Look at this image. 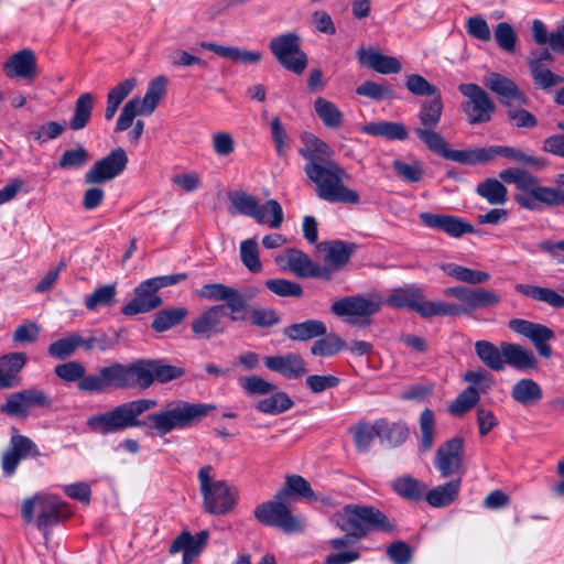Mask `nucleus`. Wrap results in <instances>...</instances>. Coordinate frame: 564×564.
<instances>
[{
  "label": "nucleus",
  "mask_w": 564,
  "mask_h": 564,
  "mask_svg": "<svg viewBox=\"0 0 564 564\" xmlns=\"http://www.w3.org/2000/svg\"><path fill=\"white\" fill-rule=\"evenodd\" d=\"M156 405L158 402L153 399L131 400L90 416L87 420V426L100 435L116 434L133 427H148L158 435L164 436L173 431L195 426L215 410L213 404L174 400L160 411L149 414L144 421L140 420L143 413Z\"/></svg>",
  "instance_id": "f257e3e1"
},
{
  "label": "nucleus",
  "mask_w": 564,
  "mask_h": 564,
  "mask_svg": "<svg viewBox=\"0 0 564 564\" xmlns=\"http://www.w3.org/2000/svg\"><path fill=\"white\" fill-rule=\"evenodd\" d=\"M301 140L303 147L299 153L306 161L303 170L314 184L316 195L328 203L358 204L360 202L358 192L345 184L350 175L344 166L332 159L334 150L311 132L302 133Z\"/></svg>",
  "instance_id": "f03ea898"
},
{
  "label": "nucleus",
  "mask_w": 564,
  "mask_h": 564,
  "mask_svg": "<svg viewBox=\"0 0 564 564\" xmlns=\"http://www.w3.org/2000/svg\"><path fill=\"white\" fill-rule=\"evenodd\" d=\"M185 375V369L161 359H139L129 365L112 362L102 372L106 381L116 383V389L145 390L156 380L166 383Z\"/></svg>",
  "instance_id": "7ed1b4c3"
},
{
  "label": "nucleus",
  "mask_w": 564,
  "mask_h": 564,
  "mask_svg": "<svg viewBox=\"0 0 564 564\" xmlns=\"http://www.w3.org/2000/svg\"><path fill=\"white\" fill-rule=\"evenodd\" d=\"M443 294L448 297H455L459 304H453L444 301L422 300L417 314L423 318L435 316H455L468 315L477 310H486L500 304L501 296L495 290L473 289L463 285H455L444 289Z\"/></svg>",
  "instance_id": "20e7f679"
},
{
  "label": "nucleus",
  "mask_w": 564,
  "mask_h": 564,
  "mask_svg": "<svg viewBox=\"0 0 564 564\" xmlns=\"http://www.w3.org/2000/svg\"><path fill=\"white\" fill-rule=\"evenodd\" d=\"M335 523L346 532L343 538L332 539L328 544L332 549L339 550L348 546L351 538H361L371 529L391 531L393 525L387 517L373 507L347 506L343 512L335 517Z\"/></svg>",
  "instance_id": "39448f33"
},
{
  "label": "nucleus",
  "mask_w": 564,
  "mask_h": 564,
  "mask_svg": "<svg viewBox=\"0 0 564 564\" xmlns=\"http://www.w3.org/2000/svg\"><path fill=\"white\" fill-rule=\"evenodd\" d=\"M501 178L508 184H514L518 193L514 202L530 212H541L543 206L556 207L564 204V195L550 188L540 187L536 176L519 167H510L501 171Z\"/></svg>",
  "instance_id": "423d86ee"
},
{
  "label": "nucleus",
  "mask_w": 564,
  "mask_h": 564,
  "mask_svg": "<svg viewBox=\"0 0 564 564\" xmlns=\"http://www.w3.org/2000/svg\"><path fill=\"white\" fill-rule=\"evenodd\" d=\"M69 516L70 510L67 503L54 495L35 494L21 503V517L24 522L34 524L43 533Z\"/></svg>",
  "instance_id": "0eeeda50"
},
{
  "label": "nucleus",
  "mask_w": 564,
  "mask_h": 564,
  "mask_svg": "<svg viewBox=\"0 0 564 564\" xmlns=\"http://www.w3.org/2000/svg\"><path fill=\"white\" fill-rule=\"evenodd\" d=\"M260 290L257 286L232 288L224 283H206L196 291L198 297L209 302H224L225 311L231 322H245L248 302L252 301Z\"/></svg>",
  "instance_id": "6e6552de"
},
{
  "label": "nucleus",
  "mask_w": 564,
  "mask_h": 564,
  "mask_svg": "<svg viewBox=\"0 0 564 564\" xmlns=\"http://www.w3.org/2000/svg\"><path fill=\"white\" fill-rule=\"evenodd\" d=\"M203 508L207 513L224 516L237 505V490L225 480H215V470L210 465L200 467L197 474Z\"/></svg>",
  "instance_id": "1a4fd4ad"
},
{
  "label": "nucleus",
  "mask_w": 564,
  "mask_h": 564,
  "mask_svg": "<svg viewBox=\"0 0 564 564\" xmlns=\"http://www.w3.org/2000/svg\"><path fill=\"white\" fill-rule=\"evenodd\" d=\"M228 199L234 209L232 213L251 217L260 225H268L270 228L276 229L283 223V209L275 199L260 204L256 196L245 191L229 193Z\"/></svg>",
  "instance_id": "9d476101"
},
{
  "label": "nucleus",
  "mask_w": 564,
  "mask_h": 564,
  "mask_svg": "<svg viewBox=\"0 0 564 564\" xmlns=\"http://www.w3.org/2000/svg\"><path fill=\"white\" fill-rule=\"evenodd\" d=\"M166 86L167 78L163 75L151 79L143 98L133 97L123 106L115 130L124 131L131 127L137 116L153 113L166 91Z\"/></svg>",
  "instance_id": "9b49d317"
},
{
  "label": "nucleus",
  "mask_w": 564,
  "mask_h": 564,
  "mask_svg": "<svg viewBox=\"0 0 564 564\" xmlns=\"http://www.w3.org/2000/svg\"><path fill=\"white\" fill-rule=\"evenodd\" d=\"M381 303L362 295H351L335 301L330 312L351 326L365 327L371 323V317L379 312Z\"/></svg>",
  "instance_id": "f8f14e48"
},
{
  "label": "nucleus",
  "mask_w": 564,
  "mask_h": 564,
  "mask_svg": "<svg viewBox=\"0 0 564 564\" xmlns=\"http://www.w3.org/2000/svg\"><path fill=\"white\" fill-rule=\"evenodd\" d=\"M283 501L274 497V500L260 503L253 511L256 519L264 525L279 528L285 533L303 532L304 519L292 514Z\"/></svg>",
  "instance_id": "ddd939ff"
},
{
  "label": "nucleus",
  "mask_w": 564,
  "mask_h": 564,
  "mask_svg": "<svg viewBox=\"0 0 564 564\" xmlns=\"http://www.w3.org/2000/svg\"><path fill=\"white\" fill-rule=\"evenodd\" d=\"M111 367V364L106 367H101L98 372L86 376V368L78 361H68L61 364L55 367V375L66 381L75 382L78 381V390L86 393H104L111 388L116 389V383L106 381L102 377V372Z\"/></svg>",
  "instance_id": "4468645a"
},
{
  "label": "nucleus",
  "mask_w": 564,
  "mask_h": 564,
  "mask_svg": "<svg viewBox=\"0 0 564 564\" xmlns=\"http://www.w3.org/2000/svg\"><path fill=\"white\" fill-rule=\"evenodd\" d=\"M53 401L39 388L23 389L7 395L0 411L10 417L26 419L33 408L50 409Z\"/></svg>",
  "instance_id": "2eb2a0df"
},
{
  "label": "nucleus",
  "mask_w": 564,
  "mask_h": 564,
  "mask_svg": "<svg viewBox=\"0 0 564 564\" xmlns=\"http://www.w3.org/2000/svg\"><path fill=\"white\" fill-rule=\"evenodd\" d=\"M270 50L288 70L302 74L307 66V56L300 47V36L296 33L273 37L270 42Z\"/></svg>",
  "instance_id": "dca6fc26"
},
{
  "label": "nucleus",
  "mask_w": 564,
  "mask_h": 564,
  "mask_svg": "<svg viewBox=\"0 0 564 564\" xmlns=\"http://www.w3.org/2000/svg\"><path fill=\"white\" fill-rule=\"evenodd\" d=\"M458 90L467 100L463 104V110L470 124L488 122L496 106L484 88L477 84H460Z\"/></svg>",
  "instance_id": "f3484780"
},
{
  "label": "nucleus",
  "mask_w": 564,
  "mask_h": 564,
  "mask_svg": "<svg viewBox=\"0 0 564 564\" xmlns=\"http://www.w3.org/2000/svg\"><path fill=\"white\" fill-rule=\"evenodd\" d=\"M464 438L455 436L438 446L434 465L443 478L464 473Z\"/></svg>",
  "instance_id": "a211bd4d"
},
{
  "label": "nucleus",
  "mask_w": 564,
  "mask_h": 564,
  "mask_svg": "<svg viewBox=\"0 0 564 564\" xmlns=\"http://www.w3.org/2000/svg\"><path fill=\"white\" fill-rule=\"evenodd\" d=\"M508 327L512 332L528 338L541 357L550 358L552 356V348L549 341L555 338V334L546 325L522 318H513L509 321Z\"/></svg>",
  "instance_id": "6ab92c4d"
},
{
  "label": "nucleus",
  "mask_w": 564,
  "mask_h": 564,
  "mask_svg": "<svg viewBox=\"0 0 564 564\" xmlns=\"http://www.w3.org/2000/svg\"><path fill=\"white\" fill-rule=\"evenodd\" d=\"M128 164V156L122 148L112 150L108 155L98 160L85 174V183H106L121 174Z\"/></svg>",
  "instance_id": "aec40b11"
},
{
  "label": "nucleus",
  "mask_w": 564,
  "mask_h": 564,
  "mask_svg": "<svg viewBox=\"0 0 564 564\" xmlns=\"http://www.w3.org/2000/svg\"><path fill=\"white\" fill-rule=\"evenodd\" d=\"M225 306L215 304L206 307L200 314L193 318L191 329L197 339H210L223 335L226 330L224 316Z\"/></svg>",
  "instance_id": "412c9836"
},
{
  "label": "nucleus",
  "mask_w": 564,
  "mask_h": 564,
  "mask_svg": "<svg viewBox=\"0 0 564 564\" xmlns=\"http://www.w3.org/2000/svg\"><path fill=\"white\" fill-rule=\"evenodd\" d=\"M39 454V448L32 440L23 435H13L9 448L2 455L3 473L8 476L13 475L22 458L36 457Z\"/></svg>",
  "instance_id": "4be33fe9"
},
{
  "label": "nucleus",
  "mask_w": 564,
  "mask_h": 564,
  "mask_svg": "<svg viewBox=\"0 0 564 564\" xmlns=\"http://www.w3.org/2000/svg\"><path fill=\"white\" fill-rule=\"evenodd\" d=\"M3 68L8 77L28 82H32L39 75L36 55L31 48H23L12 54Z\"/></svg>",
  "instance_id": "5701e85b"
},
{
  "label": "nucleus",
  "mask_w": 564,
  "mask_h": 564,
  "mask_svg": "<svg viewBox=\"0 0 564 564\" xmlns=\"http://www.w3.org/2000/svg\"><path fill=\"white\" fill-rule=\"evenodd\" d=\"M420 219L426 227L442 230L455 238L471 234L475 230L471 224L453 215L425 212L420 214Z\"/></svg>",
  "instance_id": "b1692460"
},
{
  "label": "nucleus",
  "mask_w": 564,
  "mask_h": 564,
  "mask_svg": "<svg viewBox=\"0 0 564 564\" xmlns=\"http://www.w3.org/2000/svg\"><path fill=\"white\" fill-rule=\"evenodd\" d=\"M485 85L498 96L506 108L514 102L527 101V97L517 84L499 73H490L485 79Z\"/></svg>",
  "instance_id": "393cba45"
},
{
  "label": "nucleus",
  "mask_w": 564,
  "mask_h": 564,
  "mask_svg": "<svg viewBox=\"0 0 564 564\" xmlns=\"http://www.w3.org/2000/svg\"><path fill=\"white\" fill-rule=\"evenodd\" d=\"M155 288L149 280L143 281L134 289V297L122 307V313L127 316L147 313L162 304V300L156 295Z\"/></svg>",
  "instance_id": "a878e982"
},
{
  "label": "nucleus",
  "mask_w": 564,
  "mask_h": 564,
  "mask_svg": "<svg viewBox=\"0 0 564 564\" xmlns=\"http://www.w3.org/2000/svg\"><path fill=\"white\" fill-rule=\"evenodd\" d=\"M264 365L269 370L289 379H297L306 373L304 360L300 355L293 352L268 356L264 358Z\"/></svg>",
  "instance_id": "bb28decb"
},
{
  "label": "nucleus",
  "mask_w": 564,
  "mask_h": 564,
  "mask_svg": "<svg viewBox=\"0 0 564 564\" xmlns=\"http://www.w3.org/2000/svg\"><path fill=\"white\" fill-rule=\"evenodd\" d=\"M357 58L360 64L380 74H398L402 69V64L397 57L383 55L373 48H360Z\"/></svg>",
  "instance_id": "cd10ccee"
},
{
  "label": "nucleus",
  "mask_w": 564,
  "mask_h": 564,
  "mask_svg": "<svg viewBox=\"0 0 564 564\" xmlns=\"http://www.w3.org/2000/svg\"><path fill=\"white\" fill-rule=\"evenodd\" d=\"M26 360L24 352H10L0 357V390L13 388L20 383L19 372Z\"/></svg>",
  "instance_id": "c85d7f7f"
},
{
  "label": "nucleus",
  "mask_w": 564,
  "mask_h": 564,
  "mask_svg": "<svg viewBox=\"0 0 564 564\" xmlns=\"http://www.w3.org/2000/svg\"><path fill=\"white\" fill-rule=\"evenodd\" d=\"M200 46L221 57L228 58L232 62L242 63L245 65L258 64L262 59V54L259 51H249L236 46H225L210 42H202Z\"/></svg>",
  "instance_id": "c756f323"
},
{
  "label": "nucleus",
  "mask_w": 564,
  "mask_h": 564,
  "mask_svg": "<svg viewBox=\"0 0 564 564\" xmlns=\"http://www.w3.org/2000/svg\"><path fill=\"white\" fill-rule=\"evenodd\" d=\"M501 348L505 365L519 370L534 369L538 365L534 354L520 345L502 341Z\"/></svg>",
  "instance_id": "7c9ffc66"
},
{
  "label": "nucleus",
  "mask_w": 564,
  "mask_h": 564,
  "mask_svg": "<svg viewBox=\"0 0 564 564\" xmlns=\"http://www.w3.org/2000/svg\"><path fill=\"white\" fill-rule=\"evenodd\" d=\"M283 334L291 340L307 341L326 334V325L318 319H306L294 323L283 329Z\"/></svg>",
  "instance_id": "2f4dec72"
},
{
  "label": "nucleus",
  "mask_w": 564,
  "mask_h": 564,
  "mask_svg": "<svg viewBox=\"0 0 564 564\" xmlns=\"http://www.w3.org/2000/svg\"><path fill=\"white\" fill-rule=\"evenodd\" d=\"M424 299L423 291L415 285L393 289L387 299V304L397 308H409L417 313Z\"/></svg>",
  "instance_id": "473e14b6"
},
{
  "label": "nucleus",
  "mask_w": 564,
  "mask_h": 564,
  "mask_svg": "<svg viewBox=\"0 0 564 564\" xmlns=\"http://www.w3.org/2000/svg\"><path fill=\"white\" fill-rule=\"evenodd\" d=\"M440 268L444 273L456 281L471 285L484 284L491 279V275L486 271L470 269L453 262L443 263Z\"/></svg>",
  "instance_id": "72a5a7b5"
},
{
  "label": "nucleus",
  "mask_w": 564,
  "mask_h": 564,
  "mask_svg": "<svg viewBox=\"0 0 564 564\" xmlns=\"http://www.w3.org/2000/svg\"><path fill=\"white\" fill-rule=\"evenodd\" d=\"M501 172L499 173V177ZM502 178L488 177L476 186V193L486 199L490 205H503L508 200V189Z\"/></svg>",
  "instance_id": "f704fd0d"
},
{
  "label": "nucleus",
  "mask_w": 564,
  "mask_h": 564,
  "mask_svg": "<svg viewBox=\"0 0 564 564\" xmlns=\"http://www.w3.org/2000/svg\"><path fill=\"white\" fill-rule=\"evenodd\" d=\"M460 485V479H454L431 490L426 489L425 499L432 507H446L457 498Z\"/></svg>",
  "instance_id": "c9c22d12"
},
{
  "label": "nucleus",
  "mask_w": 564,
  "mask_h": 564,
  "mask_svg": "<svg viewBox=\"0 0 564 564\" xmlns=\"http://www.w3.org/2000/svg\"><path fill=\"white\" fill-rule=\"evenodd\" d=\"M514 289L518 293L531 297L535 301L544 302L553 308L564 307V296L558 294L553 289L522 283L517 284Z\"/></svg>",
  "instance_id": "e433bc0d"
},
{
  "label": "nucleus",
  "mask_w": 564,
  "mask_h": 564,
  "mask_svg": "<svg viewBox=\"0 0 564 564\" xmlns=\"http://www.w3.org/2000/svg\"><path fill=\"white\" fill-rule=\"evenodd\" d=\"M511 397L518 403L530 406L538 403L542 397L543 391L538 382L532 379L525 378L517 381L511 389Z\"/></svg>",
  "instance_id": "4c0bfd02"
},
{
  "label": "nucleus",
  "mask_w": 564,
  "mask_h": 564,
  "mask_svg": "<svg viewBox=\"0 0 564 564\" xmlns=\"http://www.w3.org/2000/svg\"><path fill=\"white\" fill-rule=\"evenodd\" d=\"M278 265H288V268L300 278H307L314 264L310 257L301 250L289 249L282 256L275 258Z\"/></svg>",
  "instance_id": "58836bf2"
},
{
  "label": "nucleus",
  "mask_w": 564,
  "mask_h": 564,
  "mask_svg": "<svg viewBox=\"0 0 564 564\" xmlns=\"http://www.w3.org/2000/svg\"><path fill=\"white\" fill-rule=\"evenodd\" d=\"M362 131L370 135L400 141L405 140L409 134L405 126L395 121L370 122L362 127Z\"/></svg>",
  "instance_id": "ea45409f"
},
{
  "label": "nucleus",
  "mask_w": 564,
  "mask_h": 564,
  "mask_svg": "<svg viewBox=\"0 0 564 564\" xmlns=\"http://www.w3.org/2000/svg\"><path fill=\"white\" fill-rule=\"evenodd\" d=\"M94 105L95 97L90 93H84L77 98L74 113L69 119V128L72 130H82L89 123Z\"/></svg>",
  "instance_id": "a19ab883"
},
{
  "label": "nucleus",
  "mask_w": 564,
  "mask_h": 564,
  "mask_svg": "<svg viewBox=\"0 0 564 564\" xmlns=\"http://www.w3.org/2000/svg\"><path fill=\"white\" fill-rule=\"evenodd\" d=\"M314 110L324 126L328 129H339L344 123L341 110L332 101L318 97L314 101Z\"/></svg>",
  "instance_id": "79ce46f5"
},
{
  "label": "nucleus",
  "mask_w": 564,
  "mask_h": 564,
  "mask_svg": "<svg viewBox=\"0 0 564 564\" xmlns=\"http://www.w3.org/2000/svg\"><path fill=\"white\" fill-rule=\"evenodd\" d=\"M475 351L482 364H485L491 370L501 371L505 369L503 351L501 345L497 347L490 341L478 340L475 344Z\"/></svg>",
  "instance_id": "37998d69"
},
{
  "label": "nucleus",
  "mask_w": 564,
  "mask_h": 564,
  "mask_svg": "<svg viewBox=\"0 0 564 564\" xmlns=\"http://www.w3.org/2000/svg\"><path fill=\"white\" fill-rule=\"evenodd\" d=\"M443 112L442 96H435L429 100H424L421 104L420 111L417 113L420 128L423 129H436L441 121Z\"/></svg>",
  "instance_id": "c03bdc74"
},
{
  "label": "nucleus",
  "mask_w": 564,
  "mask_h": 564,
  "mask_svg": "<svg viewBox=\"0 0 564 564\" xmlns=\"http://www.w3.org/2000/svg\"><path fill=\"white\" fill-rule=\"evenodd\" d=\"M291 494L307 500H316L310 482L300 475L288 476L284 488L275 494V498L278 500H286Z\"/></svg>",
  "instance_id": "a18cd8bd"
},
{
  "label": "nucleus",
  "mask_w": 564,
  "mask_h": 564,
  "mask_svg": "<svg viewBox=\"0 0 564 564\" xmlns=\"http://www.w3.org/2000/svg\"><path fill=\"white\" fill-rule=\"evenodd\" d=\"M355 250V245L344 241H330L325 245V261L333 267L334 270L343 268L350 259Z\"/></svg>",
  "instance_id": "49530a36"
},
{
  "label": "nucleus",
  "mask_w": 564,
  "mask_h": 564,
  "mask_svg": "<svg viewBox=\"0 0 564 564\" xmlns=\"http://www.w3.org/2000/svg\"><path fill=\"white\" fill-rule=\"evenodd\" d=\"M392 487L399 496L412 501L421 500L426 492V486L411 476L395 479Z\"/></svg>",
  "instance_id": "de8ad7c7"
},
{
  "label": "nucleus",
  "mask_w": 564,
  "mask_h": 564,
  "mask_svg": "<svg viewBox=\"0 0 564 564\" xmlns=\"http://www.w3.org/2000/svg\"><path fill=\"white\" fill-rule=\"evenodd\" d=\"M83 337L78 333H70L66 337L50 344L48 355L57 360L70 357L78 347H82Z\"/></svg>",
  "instance_id": "09e8293b"
},
{
  "label": "nucleus",
  "mask_w": 564,
  "mask_h": 564,
  "mask_svg": "<svg viewBox=\"0 0 564 564\" xmlns=\"http://www.w3.org/2000/svg\"><path fill=\"white\" fill-rule=\"evenodd\" d=\"M529 69L534 84L541 89L546 90L564 83L563 76L553 73L538 61H529Z\"/></svg>",
  "instance_id": "8fccbe9b"
},
{
  "label": "nucleus",
  "mask_w": 564,
  "mask_h": 564,
  "mask_svg": "<svg viewBox=\"0 0 564 564\" xmlns=\"http://www.w3.org/2000/svg\"><path fill=\"white\" fill-rule=\"evenodd\" d=\"M187 314L188 311L185 307L162 310L155 315L151 327L158 333L166 332L170 328L181 324Z\"/></svg>",
  "instance_id": "3c124183"
},
{
  "label": "nucleus",
  "mask_w": 564,
  "mask_h": 564,
  "mask_svg": "<svg viewBox=\"0 0 564 564\" xmlns=\"http://www.w3.org/2000/svg\"><path fill=\"white\" fill-rule=\"evenodd\" d=\"M384 425L376 421L373 424L359 423L352 429L354 441L358 452L366 453L375 437L380 438Z\"/></svg>",
  "instance_id": "603ef678"
},
{
  "label": "nucleus",
  "mask_w": 564,
  "mask_h": 564,
  "mask_svg": "<svg viewBox=\"0 0 564 564\" xmlns=\"http://www.w3.org/2000/svg\"><path fill=\"white\" fill-rule=\"evenodd\" d=\"M293 404L285 392L274 391L272 395L258 401L256 409L265 414H280L291 409Z\"/></svg>",
  "instance_id": "864d4df0"
},
{
  "label": "nucleus",
  "mask_w": 564,
  "mask_h": 564,
  "mask_svg": "<svg viewBox=\"0 0 564 564\" xmlns=\"http://www.w3.org/2000/svg\"><path fill=\"white\" fill-rule=\"evenodd\" d=\"M527 104L528 100L525 102H514L507 107V119L512 127L525 129L536 127V117L523 108Z\"/></svg>",
  "instance_id": "5fc2aeb1"
},
{
  "label": "nucleus",
  "mask_w": 564,
  "mask_h": 564,
  "mask_svg": "<svg viewBox=\"0 0 564 564\" xmlns=\"http://www.w3.org/2000/svg\"><path fill=\"white\" fill-rule=\"evenodd\" d=\"M321 337L311 347V352L314 356L332 357L346 346V343L334 333H326Z\"/></svg>",
  "instance_id": "6e6d98bb"
},
{
  "label": "nucleus",
  "mask_w": 564,
  "mask_h": 564,
  "mask_svg": "<svg viewBox=\"0 0 564 564\" xmlns=\"http://www.w3.org/2000/svg\"><path fill=\"white\" fill-rule=\"evenodd\" d=\"M245 314L246 321L249 319L256 327L268 328L280 323V316L274 308L251 307L248 304V310Z\"/></svg>",
  "instance_id": "4d7b16f0"
},
{
  "label": "nucleus",
  "mask_w": 564,
  "mask_h": 564,
  "mask_svg": "<svg viewBox=\"0 0 564 564\" xmlns=\"http://www.w3.org/2000/svg\"><path fill=\"white\" fill-rule=\"evenodd\" d=\"M420 452H427L432 448L435 435V416L432 410L425 409L420 415Z\"/></svg>",
  "instance_id": "13d9d810"
},
{
  "label": "nucleus",
  "mask_w": 564,
  "mask_h": 564,
  "mask_svg": "<svg viewBox=\"0 0 564 564\" xmlns=\"http://www.w3.org/2000/svg\"><path fill=\"white\" fill-rule=\"evenodd\" d=\"M415 135L427 147V149L445 159L449 151L446 140L435 129L415 128Z\"/></svg>",
  "instance_id": "bf43d9fd"
},
{
  "label": "nucleus",
  "mask_w": 564,
  "mask_h": 564,
  "mask_svg": "<svg viewBox=\"0 0 564 564\" xmlns=\"http://www.w3.org/2000/svg\"><path fill=\"white\" fill-rule=\"evenodd\" d=\"M415 135L427 147V149L445 159L449 151L446 140L435 129L415 128Z\"/></svg>",
  "instance_id": "052dcab7"
},
{
  "label": "nucleus",
  "mask_w": 564,
  "mask_h": 564,
  "mask_svg": "<svg viewBox=\"0 0 564 564\" xmlns=\"http://www.w3.org/2000/svg\"><path fill=\"white\" fill-rule=\"evenodd\" d=\"M445 159L462 164L474 165L489 161L487 148H476L469 150H451L445 154Z\"/></svg>",
  "instance_id": "680f3d73"
},
{
  "label": "nucleus",
  "mask_w": 564,
  "mask_h": 564,
  "mask_svg": "<svg viewBox=\"0 0 564 564\" xmlns=\"http://www.w3.org/2000/svg\"><path fill=\"white\" fill-rule=\"evenodd\" d=\"M487 154L489 156V161L497 155H501L511 161L525 165H536L539 163V160L535 156L528 155L521 150L512 147L491 145L487 148Z\"/></svg>",
  "instance_id": "e2e57ef3"
},
{
  "label": "nucleus",
  "mask_w": 564,
  "mask_h": 564,
  "mask_svg": "<svg viewBox=\"0 0 564 564\" xmlns=\"http://www.w3.org/2000/svg\"><path fill=\"white\" fill-rule=\"evenodd\" d=\"M384 426L380 431V440L389 446L402 444L409 436V429L403 423H389L386 420H379Z\"/></svg>",
  "instance_id": "0e129e2a"
},
{
  "label": "nucleus",
  "mask_w": 564,
  "mask_h": 564,
  "mask_svg": "<svg viewBox=\"0 0 564 564\" xmlns=\"http://www.w3.org/2000/svg\"><path fill=\"white\" fill-rule=\"evenodd\" d=\"M240 259L250 272L259 273L262 270V264L259 259V248L254 238L243 240L240 243Z\"/></svg>",
  "instance_id": "69168bd1"
},
{
  "label": "nucleus",
  "mask_w": 564,
  "mask_h": 564,
  "mask_svg": "<svg viewBox=\"0 0 564 564\" xmlns=\"http://www.w3.org/2000/svg\"><path fill=\"white\" fill-rule=\"evenodd\" d=\"M479 401V391L475 387H468L452 402L448 411L453 415H462L469 411Z\"/></svg>",
  "instance_id": "338daca9"
},
{
  "label": "nucleus",
  "mask_w": 564,
  "mask_h": 564,
  "mask_svg": "<svg viewBox=\"0 0 564 564\" xmlns=\"http://www.w3.org/2000/svg\"><path fill=\"white\" fill-rule=\"evenodd\" d=\"M265 288L281 297H300L303 294L302 286L285 279H270L264 283Z\"/></svg>",
  "instance_id": "774afa93"
}]
</instances>
